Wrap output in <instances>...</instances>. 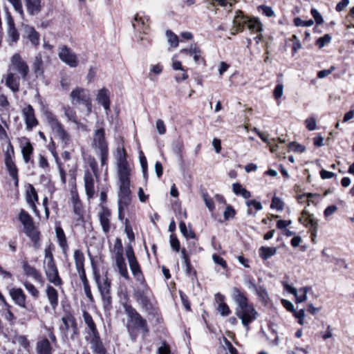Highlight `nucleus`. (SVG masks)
<instances>
[{
	"label": "nucleus",
	"instance_id": "338daca9",
	"mask_svg": "<svg viewBox=\"0 0 354 354\" xmlns=\"http://www.w3.org/2000/svg\"><path fill=\"white\" fill-rule=\"evenodd\" d=\"M331 41V37L326 34L322 37H319L317 41V45L319 48H323L326 44H329Z\"/></svg>",
	"mask_w": 354,
	"mask_h": 354
},
{
	"label": "nucleus",
	"instance_id": "de8ad7c7",
	"mask_svg": "<svg viewBox=\"0 0 354 354\" xmlns=\"http://www.w3.org/2000/svg\"><path fill=\"white\" fill-rule=\"evenodd\" d=\"M184 144L182 140H176L173 142L171 145V149L174 152V153L179 157L180 158H182V153L183 151Z\"/></svg>",
	"mask_w": 354,
	"mask_h": 354
},
{
	"label": "nucleus",
	"instance_id": "7c9ffc66",
	"mask_svg": "<svg viewBox=\"0 0 354 354\" xmlns=\"http://www.w3.org/2000/svg\"><path fill=\"white\" fill-rule=\"evenodd\" d=\"M304 224L310 230L312 239L314 241L317 232V221L313 218V215L309 214L305 218Z\"/></svg>",
	"mask_w": 354,
	"mask_h": 354
},
{
	"label": "nucleus",
	"instance_id": "864d4df0",
	"mask_svg": "<svg viewBox=\"0 0 354 354\" xmlns=\"http://www.w3.org/2000/svg\"><path fill=\"white\" fill-rule=\"evenodd\" d=\"M309 290V288L308 287H303L299 289V292L301 295H298V292H297V296H295L296 297V302L297 303H301L307 299V293Z\"/></svg>",
	"mask_w": 354,
	"mask_h": 354
},
{
	"label": "nucleus",
	"instance_id": "6e6d98bb",
	"mask_svg": "<svg viewBox=\"0 0 354 354\" xmlns=\"http://www.w3.org/2000/svg\"><path fill=\"white\" fill-rule=\"evenodd\" d=\"M83 318H84V322L86 324L88 330L96 328L95 324L94 321L93 320L92 317L88 312H86V311L83 312Z\"/></svg>",
	"mask_w": 354,
	"mask_h": 354
},
{
	"label": "nucleus",
	"instance_id": "7ed1b4c3",
	"mask_svg": "<svg viewBox=\"0 0 354 354\" xmlns=\"http://www.w3.org/2000/svg\"><path fill=\"white\" fill-rule=\"evenodd\" d=\"M69 100L73 106H83L85 107L87 115L92 111V100L90 91L84 88L76 86L70 95Z\"/></svg>",
	"mask_w": 354,
	"mask_h": 354
},
{
	"label": "nucleus",
	"instance_id": "bb28decb",
	"mask_svg": "<svg viewBox=\"0 0 354 354\" xmlns=\"http://www.w3.org/2000/svg\"><path fill=\"white\" fill-rule=\"evenodd\" d=\"M6 85L14 93H17L19 88V77L15 73H8L6 79Z\"/></svg>",
	"mask_w": 354,
	"mask_h": 354
},
{
	"label": "nucleus",
	"instance_id": "f704fd0d",
	"mask_svg": "<svg viewBox=\"0 0 354 354\" xmlns=\"http://www.w3.org/2000/svg\"><path fill=\"white\" fill-rule=\"evenodd\" d=\"M245 26L252 32L259 33L263 30L262 24L256 18H249Z\"/></svg>",
	"mask_w": 354,
	"mask_h": 354
},
{
	"label": "nucleus",
	"instance_id": "412c9836",
	"mask_svg": "<svg viewBox=\"0 0 354 354\" xmlns=\"http://www.w3.org/2000/svg\"><path fill=\"white\" fill-rule=\"evenodd\" d=\"M248 19L249 18L243 15L241 11H236L233 21L234 31L232 33L235 34L238 31H242L244 26L246 25Z\"/></svg>",
	"mask_w": 354,
	"mask_h": 354
},
{
	"label": "nucleus",
	"instance_id": "e2e57ef3",
	"mask_svg": "<svg viewBox=\"0 0 354 354\" xmlns=\"http://www.w3.org/2000/svg\"><path fill=\"white\" fill-rule=\"evenodd\" d=\"M255 292L259 296V299L263 302H266L268 299V294L266 290L263 287H258Z\"/></svg>",
	"mask_w": 354,
	"mask_h": 354
},
{
	"label": "nucleus",
	"instance_id": "72a5a7b5",
	"mask_svg": "<svg viewBox=\"0 0 354 354\" xmlns=\"http://www.w3.org/2000/svg\"><path fill=\"white\" fill-rule=\"evenodd\" d=\"M28 12L32 15H36L41 10V1L40 0H25Z\"/></svg>",
	"mask_w": 354,
	"mask_h": 354
},
{
	"label": "nucleus",
	"instance_id": "3c124183",
	"mask_svg": "<svg viewBox=\"0 0 354 354\" xmlns=\"http://www.w3.org/2000/svg\"><path fill=\"white\" fill-rule=\"evenodd\" d=\"M23 285L33 297L37 298L39 297V292L32 283L28 281H25L23 283Z\"/></svg>",
	"mask_w": 354,
	"mask_h": 354
},
{
	"label": "nucleus",
	"instance_id": "79ce46f5",
	"mask_svg": "<svg viewBox=\"0 0 354 354\" xmlns=\"http://www.w3.org/2000/svg\"><path fill=\"white\" fill-rule=\"evenodd\" d=\"M73 259L76 268L84 267L85 257L84 252L81 250L77 249L74 250Z\"/></svg>",
	"mask_w": 354,
	"mask_h": 354
},
{
	"label": "nucleus",
	"instance_id": "a211bd4d",
	"mask_svg": "<svg viewBox=\"0 0 354 354\" xmlns=\"http://www.w3.org/2000/svg\"><path fill=\"white\" fill-rule=\"evenodd\" d=\"M232 298L236 304V309H240L250 304L246 296L237 288L232 289Z\"/></svg>",
	"mask_w": 354,
	"mask_h": 354
},
{
	"label": "nucleus",
	"instance_id": "8fccbe9b",
	"mask_svg": "<svg viewBox=\"0 0 354 354\" xmlns=\"http://www.w3.org/2000/svg\"><path fill=\"white\" fill-rule=\"evenodd\" d=\"M166 36L167 38V41L171 46L176 48L178 46V37L174 32H173L171 30H167Z\"/></svg>",
	"mask_w": 354,
	"mask_h": 354
},
{
	"label": "nucleus",
	"instance_id": "774afa93",
	"mask_svg": "<svg viewBox=\"0 0 354 354\" xmlns=\"http://www.w3.org/2000/svg\"><path fill=\"white\" fill-rule=\"evenodd\" d=\"M274 97L278 100L281 98L283 93V85L282 83H279L277 84L274 89Z\"/></svg>",
	"mask_w": 354,
	"mask_h": 354
},
{
	"label": "nucleus",
	"instance_id": "b1692460",
	"mask_svg": "<svg viewBox=\"0 0 354 354\" xmlns=\"http://www.w3.org/2000/svg\"><path fill=\"white\" fill-rule=\"evenodd\" d=\"M56 236L58 241V243L62 248V253L67 256L68 246L66 241V238L63 229L60 226H57L55 228Z\"/></svg>",
	"mask_w": 354,
	"mask_h": 354
},
{
	"label": "nucleus",
	"instance_id": "603ef678",
	"mask_svg": "<svg viewBox=\"0 0 354 354\" xmlns=\"http://www.w3.org/2000/svg\"><path fill=\"white\" fill-rule=\"evenodd\" d=\"M179 228L181 232V233L183 234L185 237H189L191 239L195 238V233L192 230H187V226L185 222L181 221L179 224Z\"/></svg>",
	"mask_w": 354,
	"mask_h": 354
},
{
	"label": "nucleus",
	"instance_id": "69168bd1",
	"mask_svg": "<svg viewBox=\"0 0 354 354\" xmlns=\"http://www.w3.org/2000/svg\"><path fill=\"white\" fill-rule=\"evenodd\" d=\"M217 310L222 316H227L231 313V310L226 304H219Z\"/></svg>",
	"mask_w": 354,
	"mask_h": 354
},
{
	"label": "nucleus",
	"instance_id": "a878e982",
	"mask_svg": "<svg viewBox=\"0 0 354 354\" xmlns=\"http://www.w3.org/2000/svg\"><path fill=\"white\" fill-rule=\"evenodd\" d=\"M22 268L24 274L26 276L31 277L35 281H41V275L34 267L31 266L28 261H24L22 262Z\"/></svg>",
	"mask_w": 354,
	"mask_h": 354
},
{
	"label": "nucleus",
	"instance_id": "473e14b6",
	"mask_svg": "<svg viewBox=\"0 0 354 354\" xmlns=\"http://www.w3.org/2000/svg\"><path fill=\"white\" fill-rule=\"evenodd\" d=\"M180 53L185 54L189 56L193 57V59L196 63H198L200 59H201V50L195 46H191L189 49L184 48L180 50Z\"/></svg>",
	"mask_w": 354,
	"mask_h": 354
},
{
	"label": "nucleus",
	"instance_id": "2f4dec72",
	"mask_svg": "<svg viewBox=\"0 0 354 354\" xmlns=\"http://www.w3.org/2000/svg\"><path fill=\"white\" fill-rule=\"evenodd\" d=\"M6 167L8 171L10 176L14 180L15 187L18 186V169L12 160H5Z\"/></svg>",
	"mask_w": 354,
	"mask_h": 354
},
{
	"label": "nucleus",
	"instance_id": "c85d7f7f",
	"mask_svg": "<svg viewBox=\"0 0 354 354\" xmlns=\"http://www.w3.org/2000/svg\"><path fill=\"white\" fill-rule=\"evenodd\" d=\"M37 354H51L52 348L47 338L39 340L36 344Z\"/></svg>",
	"mask_w": 354,
	"mask_h": 354
},
{
	"label": "nucleus",
	"instance_id": "6e6552de",
	"mask_svg": "<svg viewBox=\"0 0 354 354\" xmlns=\"http://www.w3.org/2000/svg\"><path fill=\"white\" fill-rule=\"evenodd\" d=\"M10 71L17 72L23 79H26L29 72V68L26 62L23 60L19 54H15L11 58Z\"/></svg>",
	"mask_w": 354,
	"mask_h": 354
},
{
	"label": "nucleus",
	"instance_id": "f03ea898",
	"mask_svg": "<svg viewBox=\"0 0 354 354\" xmlns=\"http://www.w3.org/2000/svg\"><path fill=\"white\" fill-rule=\"evenodd\" d=\"M124 308L127 315L126 327L131 340L136 342L139 330L141 331L143 337H145L149 333L147 320L131 305L125 304Z\"/></svg>",
	"mask_w": 354,
	"mask_h": 354
},
{
	"label": "nucleus",
	"instance_id": "5701e85b",
	"mask_svg": "<svg viewBox=\"0 0 354 354\" xmlns=\"http://www.w3.org/2000/svg\"><path fill=\"white\" fill-rule=\"evenodd\" d=\"M148 20L149 17H142L138 15H136L133 19V21L132 22V26L138 31L146 33V31L148 29Z\"/></svg>",
	"mask_w": 354,
	"mask_h": 354
},
{
	"label": "nucleus",
	"instance_id": "4d7b16f0",
	"mask_svg": "<svg viewBox=\"0 0 354 354\" xmlns=\"http://www.w3.org/2000/svg\"><path fill=\"white\" fill-rule=\"evenodd\" d=\"M314 24V21L312 19L309 20H302L299 17H296L294 19V24L299 27V26H303V27H310L313 26Z\"/></svg>",
	"mask_w": 354,
	"mask_h": 354
},
{
	"label": "nucleus",
	"instance_id": "58836bf2",
	"mask_svg": "<svg viewBox=\"0 0 354 354\" xmlns=\"http://www.w3.org/2000/svg\"><path fill=\"white\" fill-rule=\"evenodd\" d=\"M114 156L116 160V165L128 163L127 155L123 147L118 146Z\"/></svg>",
	"mask_w": 354,
	"mask_h": 354
},
{
	"label": "nucleus",
	"instance_id": "bf43d9fd",
	"mask_svg": "<svg viewBox=\"0 0 354 354\" xmlns=\"http://www.w3.org/2000/svg\"><path fill=\"white\" fill-rule=\"evenodd\" d=\"M283 202L279 197L274 196L272 199L270 207L280 211L283 209Z\"/></svg>",
	"mask_w": 354,
	"mask_h": 354
},
{
	"label": "nucleus",
	"instance_id": "4be33fe9",
	"mask_svg": "<svg viewBox=\"0 0 354 354\" xmlns=\"http://www.w3.org/2000/svg\"><path fill=\"white\" fill-rule=\"evenodd\" d=\"M96 100L101 104L104 109L107 111L110 109L109 92L105 88H101L96 96Z\"/></svg>",
	"mask_w": 354,
	"mask_h": 354
},
{
	"label": "nucleus",
	"instance_id": "423d86ee",
	"mask_svg": "<svg viewBox=\"0 0 354 354\" xmlns=\"http://www.w3.org/2000/svg\"><path fill=\"white\" fill-rule=\"evenodd\" d=\"M235 314L241 319L242 324L248 330L249 324L257 319L258 313L252 304H250L240 309H236Z\"/></svg>",
	"mask_w": 354,
	"mask_h": 354
},
{
	"label": "nucleus",
	"instance_id": "f3484780",
	"mask_svg": "<svg viewBox=\"0 0 354 354\" xmlns=\"http://www.w3.org/2000/svg\"><path fill=\"white\" fill-rule=\"evenodd\" d=\"M10 295L17 305L24 308H26V296L21 288L10 289Z\"/></svg>",
	"mask_w": 354,
	"mask_h": 354
},
{
	"label": "nucleus",
	"instance_id": "c03bdc74",
	"mask_svg": "<svg viewBox=\"0 0 354 354\" xmlns=\"http://www.w3.org/2000/svg\"><path fill=\"white\" fill-rule=\"evenodd\" d=\"M245 204H246V205H247V207L248 208V209L247 211V213L249 215H254V216L256 214V212H252L251 207H254L257 211L261 210L262 208H263V206H262L261 203L260 202H259V201H257L256 200L247 201L245 202Z\"/></svg>",
	"mask_w": 354,
	"mask_h": 354
},
{
	"label": "nucleus",
	"instance_id": "a19ab883",
	"mask_svg": "<svg viewBox=\"0 0 354 354\" xmlns=\"http://www.w3.org/2000/svg\"><path fill=\"white\" fill-rule=\"evenodd\" d=\"M90 344H91V348L93 351L97 354H105L106 349L104 347L102 342L100 338L90 340Z\"/></svg>",
	"mask_w": 354,
	"mask_h": 354
},
{
	"label": "nucleus",
	"instance_id": "37998d69",
	"mask_svg": "<svg viewBox=\"0 0 354 354\" xmlns=\"http://www.w3.org/2000/svg\"><path fill=\"white\" fill-rule=\"evenodd\" d=\"M232 190L236 195H241L244 198H249L251 196L250 192L239 183H233Z\"/></svg>",
	"mask_w": 354,
	"mask_h": 354
},
{
	"label": "nucleus",
	"instance_id": "f8f14e48",
	"mask_svg": "<svg viewBox=\"0 0 354 354\" xmlns=\"http://www.w3.org/2000/svg\"><path fill=\"white\" fill-rule=\"evenodd\" d=\"M95 175L88 169H85L84 182L86 194L88 198L93 197L95 194Z\"/></svg>",
	"mask_w": 354,
	"mask_h": 354
},
{
	"label": "nucleus",
	"instance_id": "9b49d317",
	"mask_svg": "<svg viewBox=\"0 0 354 354\" xmlns=\"http://www.w3.org/2000/svg\"><path fill=\"white\" fill-rule=\"evenodd\" d=\"M22 115L27 130H32L33 127L38 124V121L35 115L34 109L31 105L28 104L22 109Z\"/></svg>",
	"mask_w": 354,
	"mask_h": 354
},
{
	"label": "nucleus",
	"instance_id": "a18cd8bd",
	"mask_svg": "<svg viewBox=\"0 0 354 354\" xmlns=\"http://www.w3.org/2000/svg\"><path fill=\"white\" fill-rule=\"evenodd\" d=\"M87 164L89 167V171H91L93 175H95V179L99 178V173L97 169V162L95 160V158L89 156L87 159ZM88 170V169H87Z\"/></svg>",
	"mask_w": 354,
	"mask_h": 354
},
{
	"label": "nucleus",
	"instance_id": "cd10ccee",
	"mask_svg": "<svg viewBox=\"0 0 354 354\" xmlns=\"http://www.w3.org/2000/svg\"><path fill=\"white\" fill-rule=\"evenodd\" d=\"M63 325L60 326V330L64 336L67 335V332L72 328L73 333L76 330V323L73 317H64L62 319Z\"/></svg>",
	"mask_w": 354,
	"mask_h": 354
},
{
	"label": "nucleus",
	"instance_id": "0e129e2a",
	"mask_svg": "<svg viewBox=\"0 0 354 354\" xmlns=\"http://www.w3.org/2000/svg\"><path fill=\"white\" fill-rule=\"evenodd\" d=\"M96 154L99 156L100 158L101 166L102 167H105V171H107L106 161L109 156V150L100 151L98 152V153Z\"/></svg>",
	"mask_w": 354,
	"mask_h": 354
},
{
	"label": "nucleus",
	"instance_id": "4468645a",
	"mask_svg": "<svg viewBox=\"0 0 354 354\" xmlns=\"http://www.w3.org/2000/svg\"><path fill=\"white\" fill-rule=\"evenodd\" d=\"M26 200L32 210L37 214L39 212L37 209L35 203L38 201L37 192L32 185L28 184L26 191Z\"/></svg>",
	"mask_w": 354,
	"mask_h": 354
},
{
	"label": "nucleus",
	"instance_id": "1a4fd4ad",
	"mask_svg": "<svg viewBox=\"0 0 354 354\" xmlns=\"http://www.w3.org/2000/svg\"><path fill=\"white\" fill-rule=\"evenodd\" d=\"M59 57L64 63L71 68H75L78 66L79 61L77 55L66 46L60 48Z\"/></svg>",
	"mask_w": 354,
	"mask_h": 354
},
{
	"label": "nucleus",
	"instance_id": "39448f33",
	"mask_svg": "<svg viewBox=\"0 0 354 354\" xmlns=\"http://www.w3.org/2000/svg\"><path fill=\"white\" fill-rule=\"evenodd\" d=\"M46 120L53 133L60 140L62 144L64 147L68 145L71 140V136L64 129L62 124L58 120L57 117L51 112H47L46 113Z\"/></svg>",
	"mask_w": 354,
	"mask_h": 354
},
{
	"label": "nucleus",
	"instance_id": "49530a36",
	"mask_svg": "<svg viewBox=\"0 0 354 354\" xmlns=\"http://www.w3.org/2000/svg\"><path fill=\"white\" fill-rule=\"evenodd\" d=\"M129 263L133 275L136 277L138 280H141L142 279V274L137 260L129 262Z\"/></svg>",
	"mask_w": 354,
	"mask_h": 354
},
{
	"label": "nucleus",
	"instance_id": "09e8293b",
	"mask_svg": "<svg viewBox=\"0 0 354 354\" xmlns=\"http://www.w3.org/2000/svg\"><path fill=\"white\" fill-rule=\"evenodd\" d=\"M43 62L41 56L38 55L35 57L33 63V70L37 75H41L43 73Z\"/></svg>",
	"mask_w": 354,
	"mask_h": 354
},
{
	"label": "nucleus",
	"instance_id": "393cba45",
	"mask_svg": "<svg viewBox=\"0 0 354 354\" xmlns=\"http://www.w3.org/2000/svg\"><path fill=\"white\" fill-rule=\"evenodd\" d=\"M46 294L51 308L55 310L58 306V292L51 286H47Z\"/></svg>",
	"mask_w": 354,
	"mask_h": 354
},
{
	"label": "nucleus",
	"instance_id": "20e7f679",
	"mask_svg": "<svg viewBox=\"0 0 354 354\" xmlns=\"http://www.w3.org/2000/svg\"><path fill=\"white\" fill-rule=\"evenodd\" d=\"M19 221L24 225V232L31 239L35 248H39V232L34 225L33 221L30 214L24 210H21L19 216Z\"/></svg>",
	"mask_w": 354,
	"mask_h": 354
},
{
	"label": "nucleus",
	"instance_id": "680f3d73",
	"mask_svg": "<svg viewBox=\"0 0 354 354\" xmlns=\"http://www.w3.org/2000/svg\"><path fill=\"white\" fill-rule=\"evenodd\" d=\"M288 149L291 151L298 153H302L306 149L305 147L296 142H290L288 144Z\"/></svg>",
	"mask_w": 354,
	"mask_h": 354
},
{
	"label": "nucleus",
	"instance_id": "052dcab7",
	"mask_svg": "<svg viewBox=\"0 0 354 354\" xmlns=\"http://www.w3.org/2000/svg\"><path fill=\"white\" fill-rule=\"evenodd\" d=\"M139 160L144 176H146L147 171V161L146 157L145 156L142 151H139Z\"/></svg>",
	"mask_w": 354,
	"mask_h": 354
},
{
	"label": "nucleus",
	"instance_id": "e433bc0d",
	"mask_svg": "<svg viewBox=\"0 0 354 354\" xmlns=\"http://www.w3.org/2000/svg\"><path fill=\"white\" fill-rule=\"evenodd\" d=\"M172 68L174 70H176V71L179 70L183 72L182 77H180L178 75V74L175 76V80L176 82H179L183 80H185L188 78V74H187V71L184 69V68L182 66L181 62L180 61L173 59Z\"/></svg>",
	"mask_w": 354,
	"mask_h": 354
},
{
	"label": "nucleus",
	"instance_id": "13d9d810",
	"mask_svg": "<svg viewBox=\"0 0 354 354\" xmlns=\"http://www.w3.org/2000/svg\"><path fill=\"white\" fill-rule=\"evenodd\" d=\"M111 281L106 278L103 282H98V288L101 292H110Z\"/></svg>",
	"mask_w": 354,
	"mask_h": 354
},
{
	"label": "nucleus",
	"instance_id": "0eeeda50",
	"mask_svg": "<svg viewBox=\"0 0 354 354\" xmlns=\"http://www.w3.org/2000/svg\"><path fill=\"white\" fill-rule=\"evenodd\" d=\"M91 147L95 153L109 150L108 143L105 138V131L103 128L96 129L94 131Z\"/></svg>",
	"mask_w": 354,
	"mask_h": 354
},
{
	"label": "nucleus",
	"instance_id": "dca6fc26",
	"mask_svg": "<svg viewBox=\"0 0 354 354\" xmlns=\"http://www.w3.org/2000/svg\"><path fill=\"white\" fill-rule=\"evenodd\" d=\"M115 266L120 274L126 279H129V274L125 263L124 258L123 257L122 250H118L115 255Z\"/></svg>",
	"mask_w": 354,
	"mask_h": 354
},
{
	"label": "nucleus",
	"instance_id": "4c0bfd02",
	"mask_svg": "<svg viewBox=\"0 0 354 354\" xmlns=\"http://www.w3.org/2000/svg\"><path fill=\"white\" fill-rule=\"evenodd\" d=\"M277 252V248L274 247L262 246L259 250V254L261 259L267 260L274 256Z\"/></svg>",
	"mask_w": 354,
	"mask_h": 354
},
{
	"label": "nucleus",
	"instance_id": "6ab92c4d",
	"mask_svg": "<svg viewBox=\"0 0 354 354\" xmlns=\"http://www.w3.org/2000/svg\"><path fill=\"white\" fill-rule=\"evenodd\" d=\"M136 301L141 308L149 313L153 310V304L150 298L142 292L136 294Z\"/></svg>",
	"mask_w": 354,
	"mask_h": 354
},
{
	"label": "nucleus",
	"instance_id": "ea45409f",
	"mask_svg": "<svg viewBox=\"0 0 354 354\" xmlns=\"http://www.w3.org/2000/svg\"><path fill=\"white\" fill-rule=\"evenodd\" d=\"M163 70V67L161 64H153L150 66L149 72L147 75V77L151 82H155L156 80V75H160Z\"/></svg>",
	"mask_w": 354,
	"mask_h": 354
},
{
	"label": "nucleus",
	"instance_id": "c756f323",
	"mask_svg": "<svg viewBox=\"0 0 354 354\" xmlns=\"http://www.w3.org/2000/svg\"><path fill=\"white\" fill-rule=\"evenodd\" d=\"M27 38L34 46H38L39 44V34L35 29L30 26H26L24 28Z\"/></svg>",
	"mask_w": 354,
	"mask_h": 354
},
{
	"label": "nucleus",
	"instance_id": "5fc2aeb1",
	"mask_svg": "<svg viewBox=\"0 0 354 354\" xmlns=\"http://www.w3.org/2000/svg\"><path fill=\"white\" fill-rule=\"evenodd\" d=\"M223 347L225 350L228 351L229 354H238L237 350L233 346L232 343L226 337H223Z\"/></svg>",
	"mask_w": 354,
	"mask_h": 354
},
{
	"label": "nucleus",
	"instance_id": "aec40b11",
	"mask_svg": "<svg viewBox=\"0 0 354 354\" xmlns=\"http://www.w3.org/2000/svg\"><path fill=\"white\" fill-rule=\"evenodd\" d=\"M21 149L23 159L26 163H28L30 160L31 156L33 153V147L28 138H22L21 141Z\"/></svg>",
	"mask_w": 354,
	"mask_h": 354
},
{
	"label": "nucleus",
	"instance_id": "f257e3e1",
	"mask_svg": "<svg viewBox=\"0 0 354 354\" xmlns=\"http://www.w3.org/2000/svg\"><path fill=\"white\" fill-rule=\"evenodd\" d=\"M118 178L119 191L118 200V218L122 221L125 216V212L128 209L131 201L130 189L131 167L129 162L116 165Z\"/></svg>",
	"mask_w": 354,
	"mask_h": 354
},
{
	"label": "nucleus",
	"instance_id": "2eb2a0df",
	"mask_svg": "<svg viewBox=\"0 0 354 354\" xmlns=\"http://www.w3.org/2000/svg\"><path fill=\"white\" fill-rule=\"evenodd\" d=\"M6 21L8 24V41L10 44L16 43L19 38V35L15 26V22L10 14L6 16Z\"/></svg>",
	"mask_w": 354,
	"mask_h": 354
},
{
	"label": "nucleus",
	"instance_id": "ddd939ff",
	"mask_svg": "<svg viewBox=\"0 0 354 354\" xmlns=\"http://www.w3.org/2000/svg\"><path fill=\"white\" fill-rule=\"evenodd\" d=\"M98 218L103 232L106 234L109 232L111 230L110 210L107 207L102 206L98 213Z\"/></svg>",
	"mask_w": 354,
	"mask_h": 354
},
{
	"label": "nucleus",
	"instance_id": "c9c22d12",
	"mask_svg": "<svg viewBox=\"0 0 354 354\" xmlns=\"http://www.w3.org/2000/svg\"><path fill=\"white\" fill-rule=\"evenodd\" d=\"M62 110L64 111L65 117L68 121L72 122L75 124L77 127L80 125V122L77 119L75 111L70 106H63Z\"/></svg>",
	"mask_w": 354,
	"mask_h": 354
},
{
	"label": "nucleus",
	"instance_id": "9d476101",
	"mask_svg": "<svg viewBox=\"0 0 354 354\" xmlns=\"http://www.w3.org/2000/svg\"><path fill=\"white\" fill-rule=\"evenodd\" d=\"M47 279L55 286H61L62 281L59 276L57 268L55 263L44 264Z\"/></svg>",
	"mask_w": 354,
	"mask_h": 354
}]
</instances>
